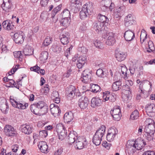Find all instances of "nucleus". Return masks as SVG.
Wrapping results in <instances>:
<instances>
[{"mask_svg":"<svg viewBox=\"0 0 155 155\" xmlns=\"http://www.w3.org/2000/svg\"><path fill=\"white\" fill-rule=\"evenodd\" d=\"M48 14L47 12H43L41 15L40 18L39 19L40 21L43 22L46 21L48 17Z\"/></svg>","mask_w":155,"mask_h":155,"instance_id":"obj_44","label":"nucleus"},{"mask_svg":"<svg viewBox=\"0 0 155 155\" xmlns=\"http://www.w3.org/2000/svg\"><path fill=\"white\" fill-rule=\"evenodd\" d=\"M14 57L15 58H18L20 60H22L23 55L21 51H15L13 53Z\"/></svg>","mask_w":155,"mask_h":155,"instance_id":"obj_51","label":"nucleus"},{"mask_svg":"<svg viewBox=\"0 0 155 155\" xmlns=\"http://www.w3.org/2000/svg\"><path fill=\"white\" fill-rule=\"evenodd\" d=\"M57 131L59 139L61 140H63L65 136V131L63 127L61 126L57 128Z\"/></svg>","mask_w":155,"mask_h":155,"instance_id":"obj_30","label":"nucleus"},{"mask_svg":"<svg viewBox=\"0 0 155 155\" xmlns=\"http://www.w3.org/2000/svg\"><path fill=\"white\" fill-rule=\"evenodd\" d=\"M2 26L5 29L9 30L12 28L13 25L11 21L6 20L2 23Z\"/></svg>","mask_w":155,"mask_h":155,"instance_id":"obj_33","label":"nucleus"},{"mask_svg":"<svg viewBox=\"0 0 155 155\" xmlns=\"http://www.w3.org/2000/svg\"><path fill=\"white\" fill-rule=\"evenodd\" d=\"M19 67V65L18 64L14 66L13 68L8 73V74L9 75H11L14 74L15 72L17 70Z\"/></svg>","mask_w":155,"mask_h":155,"instance_id":"obj_57","label":"nucleus"},{"mask_svg":"<svg viewBox=\"0 0 155 155\" xmlns=\"http://www.w3.org/2000/svg\"><path fill=\"white\" fill-rule=\"evenodd\" d=\"M125 25L126 27H128L135 23V20L132 15L128 14L125 18Z\"/></svg>","mask_w":155,"mask_h":155,"instance_id":"obj_19","label":"nucleus"},{"mask_svg":"<svg viewBox=\"0 0 155 155\" xmlns=\"http://www.w3.org/2000/svg\"><path fill=\"white\" fill-rule=\"evenodd\" d=\"M74 117L73 113L70 111L64 114V122L69 124L73 121Z\"/></svg>","mask_w":155,"mask_h":155,"instance_id":"obj_20","label":"nucleus"},{"mask_svg":"<svg viewBox=\"0 0 155 155\" xmlns=\"http://www.w3.org/2000/svg\"><path fill=\"white\" fill-rule=\"evenodd\" d=\"M10 101L13 107L20 109H25L28 106V104L27 103L23 102L17 101L14 99H11Z\"/></svg>","mask_w":155,"mask_h":155,"instance_id":"obj_7","label":"nucleus"},{"mask_svg":"<svg viewBox=\"0 0 155 155\" xmlns=\"http://www.w3.org/2000/svg\"><path fill=\"white\" fill-rule=\"evenodd\" d=\"M96 74L99 77H103L104 75V72L102 69H99L97 70Z\"/></svg>","mask_w":155,"mask_h":155,"instance_id":"obj_59","label":"nucleus"},{"mask_svg":"<svg viewBox=\"0 0 155 155\" xmlns=\"http://www.w3.org/2000/svg\"><path fill=\"white\" fill-rule=\"evenodd\" d=\"M97 18L98 20L97 21L102 22L104 24L108 21V18L106 16L101 14L98 15Z\"/></svg>","mask_w":155,"mask_h":155,"instance_id":"obj_38","label":"nucleus"},{"mask_svg":"<svg viewBox=\"0 0 155 155\" xmlns=\"http://www.w3.org/2000/svg\"><path fill=\"white\" fill-rule=\"evenodd\" d=\"M49 86L48 84H45V85L44 88L42 89V91L45 94H47L49 92Z\"/></svg>","mask_w":155,"mask_h":155,"instance_id":"obj_58","label":"nucleus"},{"mask_svg":"<svg viewBox=\"0 0 155 155\" xmlns=\"http://www.w3.org/2000/svg\"><path fill=\"white\" fill-rule=\"evenodd\" d=\"M145 109L147 114L155 112V105L153 104H147L145 107Z\"/></svg>","mask_w":155,"mask_h":155,"instance_id":"obj_31","label":"nucleus"},{"mask_svg":"<svg viewBox=\"0 0 155 155\" xmlns=\"http://www.w3.org/2000/svg\"><path fill=\"white\" fill-rule=\"evenodd\" d=\"M139 117V112L137 110L134 111L131 114L130 118L131 119L134 120L137 119Z\"/></svg>","mask_w":155,"mask_h":155,"instance_id":"obj_49","label":"nucleus"},{"mask_svg":"<svg viewBox=\"0 0 155 155\" xmlns=\"http://www.w3.org/2000/svg\"><path fill=\"white\" fill-rule=\"evenodd\" d=\"M103 98L104 101L109 100L111 102L114 101L115 100V95L114 93L110 94L109 91H106L103 93Z\"/></svg>","mask_w":155,"mask_h":155,"instance_id":"obj_14","label":"nucleus"},{"mask_svg":"<svg viewBox=\"0 0 155 155\" xmlns=\"http://www.w3.org/2000/svg\"><path fill=\"white\" fill-rule=\"evenodd\" d=\"M76 146L75 148L78 149H83L87 143L85 138L83 137H79L75 142Z\"/></svg>","mask_w":155,"mask_h":155,"instance_id":"obj_6","label":"nucleus"},{"mask_svg":"<svg viewBox=\"0 0 155 155\" xmlns=\"http://www.w3.org/2000/svg\"><path fill=\"white\" fill-rule=\"evenodd\" d=\"M89 103L88 98L85 97H82L79 100L78 104L81 109H84L86 108Z\"/></svg>","mask_w":155,"mask_h":155,"instance_id":"obj_17","label":"nucleus"},{"mask_svg":"<svg viewBox=\"0 0 155 155\" xmlns=\"http://www.w3.org/2000/svg\"><path fill=\"white\" fill-rule=\"evenodd\" d=\"M104 38L106 40L105 43L107 45H112L115 43L114 34L112 32H107L104 35Z\"/></svg>","mask_w":155,"mask_h":155,"instance_id":"obj_2","label":"nucleus"},{"mask_svg":"<svg viewBox=\"0 0 155 155\" xmlns=\"http://www.w3.org/2000/svg\"><path fill=\"white\" fill-rule=\"evenodd\" d=\"M124 37L126 41H130L135 37L134 32L130 30L127 31L124 34Z\"/></svg>","mask_w":155,"mask_h":155,"instance_id":"obj_24","label":"nucleus"},{"mask_svg":"<svg viewBox=\"0 0 155 155\" xmlns=\"http://www.w3.org/2000/svg\"><path fill=\"white\" fill-rule=\"evenodd\" d=\"M148 120L151 121L150 124H149L146 126L144 129V131L146 133L154 134L155 131V125L153 120L152 119H149Z\"/></svg>","mask_w":155,"mask_h":155,"instance_id":"obj_18","label":"nucleus"},{"mask_svg":"<svg viewBox=\"0 0 155 155\" xmlns=\"http://www.w3.org/2000/svg\"><path fill=\"white\" fill-rule=\"evenodd\" d=\"M63 149L62 147L58 148L54 152V155H61L63 152Z\"/></svg>","mask_w":155,"mask_h":155,"instance_id":"obj_64","label":"nucleus"},{"mask_svg":"<svg viewBox=\"0 0 155 155\" xmlns=\"http://www.w3.org/2000/svg\"><path fill=\"white\" fill-rule=\"evenodd\" d=\"M135 146L137 150H141L146 144L144 140L141 139H138L135 141H134Z\"/></svg>","mask_w":155,"mask_h":155,"instance_id":"obj_21","label":"nucleus"},{"mask_svg":"<svg viewBox=\"0 0 155 155\" xmlns=\"http://www.w3.org/2000/svg\"><path fill=\"white\" fill-rule=\"evenodd\" d=\"M127 56V54L125 52L121 51L116 53L115 55L117 60L120 61L125 60Z\"/></svg>","mask_w":155,"mask_h":155,"instance_id":"obj_28","label":"nucleus"},{"mask_svg":"<svg viewBox=\"0 0 155 155\" xmlns=\"http://www.w3.org/2000/svg\"><path fill=\"white\" fill-rule=\"evenodd\" d=\"M115 137L112 135V134L109 133L108 132L106 136V138L107 140L109 141H112L114 139Z\"/></svg>","mask_w":155,"mask_h":155,"instance_id":"obj_60","label":"nucleus"},{"mask_svg":"<svg viewBox=\"0 0 155 155\" xmlns=\"http://www.w3.org/2000/svg\"><path fill=\"white\" fill-rule=\"evenodd\" d=\"M59 94L58 92L56 91H54L53 92L51 95V98L52 100H54L56 98L58 97Z\"/></svg>","mask_w":155,"mask_h":155,"instance_id":"obj_61","label":"nucleus"},{"mask_svg":"<svg viewBox=\"0 0 155 155\" xmlns=\"http://www.w3.org/2000/svg\"><path fill=\"white\" fill-rule=\"evenodd\" d=\"M147 38V35L146 31L144 30L142 31L140 35V40L142 43Z\"/></svg>","mask_w":155,"mask_h":155,"instance_id":"obj_47","label":"nucleus"},{"mask_svg":"<svg viewBox=\"0 0 155 155\" xmlns=\"http://www.w3.org/2000/svg\"><path fill=\"white\" fill-rule=\"evenodd\" d=\"M61 112L59 107L57 105H56L55 108H53L51 111L52 114L55 117L58 116L61 113Z\"/></svg>","mask_w":155,"mask_h":155,"instance_id":"obj_36","label":"nucleus"},{"mask_svg":"<svg viewBox=\"0 0 155 155\" xmlns=\"http://www.w3.org/2000/svg\"><path fill=\"white\" fill-rule=\"evenodd\" d=\"M35 104L40 110L41 115H43L48 112V107L43 101H39Z\"/></svg>","mask_w":155,"mask_h":155,"instance_id":"obj_9","label":"nucleus"},{"mask_svg":"<svg viewBox=\"0 0 155 155\" xmlns=\"http://www.w3.org/2000/svg\"><path fill=\"white\" fill-rule=\"evenodd\" d=\"M125 7L124 6H122L119 7L117 10V11L115 12L114 13V15L116 14L117 16L116 18H118V16H120L122 15V13L125 11Z\"/></svg>","mask_w":155,"mask_h":155,"instance_id":"obj_42","label":"nucleus"},{"mask_svg":"<svg viewBox=\"0 0 155 155\" xmlns=\"http://www.w3.org/2000/svg\"><path fill=\"white\" fill-rule=\"evenodd\" d=\"M4 132L5 135L8 137L15 136L17 134L16 129L9 125H6L5 127Z\"/></svg>","mask_w":155,"mask_h":155,"instance_id":"obj_8","label":"nucleus"},{"mask_svg":"<svg viewBox=\"0 0 155 155\" xmlns=\"http://www.w3.org/2000/svg\"><path fill=\"white\" fill-rule=\"evenodd\" d=\"M86 61V59L85 57H79L77 60V62H80V63L83 64H84Z\"/></svg>","mask_w":155,"mask_h":155,"instance_id":"obj_63","label":"nucleus"},{"mask_svg":"<svg viewBox=\"0 0 155 155\" xmlns=\"http://www.w3.org/2000/svg\"><path fill=\"white\" fill-rule=\"evenodd\" d=\"M78 138L76 132L74 131L71 132L68 136L69 143L71 145L72 143H74Z\"/></svg>","mask_w":155,"mask_h":155,"instance_id":"obj_23","label":"nucleus"},{"mask_svg":"<svg viewBox=\"0 0 155 155\" xmlns=\"http://www.w3.org/2000/svg\"><path fill=\"white\" fill-rule=\"evenodd\" d=\"M91 91L94 93L99 92L101 91V87L99 85L96 84H91Z\"/></svg>","mask_w":155,"mask_h":155,"instance_id":"obj_41","label":"nucleus"},{"mask_svg":"<svg viewBox=\"0 0 155 155\" xmlns=\"http://www.w3.org/2000/svg\"><path fill=\"white\" fill-rule=\"evenodd\" d=\"M78 92V90L76 89L74 86L72 85L69 86L67 92V98L71 100L75 95L79 96V94Z\"/></svg>","mask_w":155,"mask_h":155,"instance_id":"obj_3","label":"nucleus"},{"mask_svg":"<svg viewBox=\"0 0 155 155\" xmlns=\"http://www.w3.org/2000/svg\"><path fill=\"white\" fill-rule=\"evenodd\" d=\"M108 132L115 137L117 134L118 130L115 127H114L109 128Z\"/></svg>","mask_w":155,"mask_h":155,"instance_id":"obj_54","label":"nucleus"},{"mask_svg":"<svg viewBox=\"0 0 155 155\" xmlns=\"http://www.w3.org/2000/svg\"><path fill=\"white\" fill-rule=\"evenodd\" d=\"M0 110L4 114H6L9 110L6 100L4 98H0Z\"/></svg>","mask_w":155,"mask_h":155,"instance_id":"obj_11","label":"nucleus"},{"mask_svg":"<svg viewBox=\"0 0 155 155\" xmlns=\"http://www.w3.org/2000/svg\"><path fill=\"white\" fill-rule=\"evenodd\" d=\"M91 71L88 69L84 71L82 74L81 80L84 83H90L91 81V78L92 76Z\"/></svg>","mask_w":155,"mask_h":155,"instance_id":"obj_1","label":"nucleus"},{"mask_svg":"<svg viewBox=\"0 0 155 155\" xmlns=\"http://www.w3.org/2000/svg\"><path fill=\"white\" fill-rule=\"evenodd\" d=\"M106 127L103 125L96 131L94 135L102 140V137L105 133Z\"/></svg>","mask_w":155,"mask_h":155,"instance_id":"obj_25","label":"nucleus"},{"mask_svg":"<svg viewBox=\"0 0 155 155\" xmlns=\"http://www.w3.org/2000/svg\"><path fill=\"white\" fill-rule=\"evenodd\" d=\"M31 111L35 115H41L40 114V110L35 104H31L30 107Z\"/></svg>","mask_w":155,"mask_h":155,"instance_id":"obj_35","label":"nucleus"},{"mask_svg":"<svg viewBox=\"0 0 155 155\" xmlns=\"http://www.w3.org/2000/svg\"><path fill=\"white\" fill-rule=\"evenodd\" d=\"M2 8L6 12L11 11L12 9V4L11 0H3Z\"/></svg>","mask_w":155,"mask_h":155,"instance_id":"obj_12","label":"nucleus"},{"mask_svg":"<svg viewBox=\"0 0 155 155\" xmlns=\"http://www.w3.org/2000/svg\"><path fill=\"white\" fill-rule=\"evenodd\" d=\"M81 0H71V2L70 8L72 11H74L76 8L78 7L77 5H81Z\"/></svg>","mask_w":155,"mask_h":155,"instance_id":"obj_32","label":"nucleus"},{"mask_svg":"<svg viewBox=\"0 0 155 155\" xmlns=\"http://www.w3.org/2000/svg\"><path fill=\"white\" fill-rule=\"evenodd\" d=\"M94 28L97 33L104 30L105 26V24L102 22L97 21L94 23Z\"/></svg>","mask_w":155,"mask_h":155,"instance_id":"obj_22","label":"nucleus"},{"mask_svg":"<svg viewBox=\"0 0 155 155\" xmlns=\"http://www.w3.org/2000/svg\"><path fill=\"white\" fill-rule=\"evenodd\" d=\"M119 106H115L113 110H111L110 113L114 120L118 121L120 119L121 114Z\"/></svg>","mask_w":155,"mask_h":155,"instance_id":"obj_5","label":"nucleus"},{"mask_svg":"<svg viewBox=\"0 0 155 155\" xmlns=\"http://www.w3.org/2000/svg\"><path fill=\"white\" fill-rule=\"evenodd\" d=\"M63 18H69L70 16V12L67 9H64L61 13Z\"/></svg>","mask_w":155,"mask_h":155,"instance_id":"obj_48","label":"nucleus"},{"mask_svg":"<svg viewBox=\"0 0 155 155\" xmlns=\"http://www.w3.org/2000/svg\"><path fill=\"white\" fill-rule=\"evenodd\" d=\"M134 141H128L127 145V151L129 154H133L137 150Z\"/></svg>","mask_w":155,"mask_h":155,"instance_id":"obj_13","label":"nucleus"},{"mask_svg":"<svg viewBox=\"0 0 155 155\" xmlns=\"http://www.w3.org/2000/svg\"><path fill=\"white\" fill-rule=\"evenodd\" d=\"M61 42L63 45H67L69 42L70 38L68 32L63 33L60 37Z\"/></svg>","mask_w":155,"mask_h":155,"instance_id":"obj_27","label":"nucleus"},{"mask_svg":"<svg viewBox=\"0 0 155 155\" xmlns=\"http://www.w3.org/2000/svg\"><path fill=\"white\" fill-rule=\"evenodd\" d=\"M121 72L122 74L124 75V78L125 79L127 78V68L126 66H122L121 68Z\"/></svg>","mask_w":155,"mask_h":155,"instance_id":"obj_56","label":"nucleus"},{"mask_svg":"<svg viewBox=\"0 0 155 155\" xmlns=\"http://www.w3.org/2000/svg\"><path fill=\"white\" fill-rule=\"evenodd\" d=\"M137 62V61L136 60L132 59H130L128 62L129 70L132 75L134 74L135 73H136V68Z\"/></svg>","mask_w":155,"mask_h":155,"instance_id":"obj_16","label":"nucleus"},{"mask_svg":"<svg viewBox=\"0 0 155 155\" xmlns=\"http://www.w3.org/2000/svg\"><path fill=\"white\" fill-rule=\"evenodd\" d=\"M52 40V38L50 37H47L43 42V45L45 46L49 45L51 43Z\"/></svg>","mask_w":155,"mask_h":155,"instance_id":"obj_46","label":"nucleus"},{"mask_svg":"<svg viewBox=\"0 0 155 155\" xmlns=\"http://www.w3.org/2000/svg\"><path fill=\"white\" fill-rule=\"evenodd\" d=\"M48 57V53L46 51L42 52L40 54V59L43 62H45Z\"/></svg>","mask_w":155,"mask_h":155,"instance_id":"obj_40","label":"nucleus"},{"mask_svg":"<svg viewBox=\"0 0 155 155\" xmlns=\"http://www.w3.org/2000/svg\"><path fill=\"white\" fill-rule=\"evenodd\" d=\"M90 6L88 4L84 5L79 13L80 18L81 19L86 18L89 15H91V12L90 9Z\"/></svg>","mask_w":155,"mask_h":155,"instance_id":"obj_4","label":"nucleus"},{"mask_svg":"<svg viewBox=\"0 0 155 155\" xmlns=\"http://www.w3.org/2000/svg\"><path fill=\"white\" fill-rule=\"evenodd\" d=\"M62 46L61 45H53L52 47V49L54 52H60L62 49Z\"/></svg>","mask_w":155,"mask_h":155,"instance_id":"obj_50","label":"nucleus"},{"mask_svg":"<svg viewBox=\"0 0 155 155\" xmlns=\"http://www.w3.org/2000/svg\"><path fill=\"white\" fill-rule=\"evenodd\" d=\"M142 84H140L139 86V88L140 89V90H139V91L140 92H140L141 93H144V91L143 90V85L146 86L147 85H148L149 87L150 88L151 87V86L152 85L151 84L149 81H147L146 82V83H144V84H143V83L141 82Z\"/></svg>","mask_w":155,"mask_h":155,"instance_id":"obj_43","label":"nucleus"},{"mask_svg":"<svg viewBox=\"0 0 155 155\" xmlns=\"http://www.w3.org/2000/svg\"><path fill=\"white\" fill-rule=\"evenodd\" d=\"M23 52L25 56H30L33 54L32 49L29 46H26L24 49Z\"/></svg>","mask_w":155,"mask_h":155,"instance_id":"obj_37","label":"nucleus"},{"mask_svg":"<svg viewBox=\"0 0 155 155\" xmlns=\"http://www.w3.org/2000/svg\"><path fill=\"white\" fill-rule=\"evenodd\" d=\"M24 35V33L21 31H18L14 34L13 40L15 43L18 44L22 43L25 38Z\"/></svg>","mask_w":155,"mask_h":155,"instance_id":"obj_10","label":"nucleus"},{"mask_svg":"<svg viewBox=\"0 0 155 155\" xmlns=\"http://www.w3.org/2000/svg\"><path fill=\"white\" fill-rule=\"evenodd\" d=\"M91 106L94 108L100 106L102 103L101 100L98 98L94 97L91 101Z\"/></svg>","mask_w":155,"mask_h":155,"instance_id":"obj_29","label":"nucleus"},{"mask_svg":"<svg viewBox=\"0 0 155 155\" xmlns=\"http://www.w3.org/2000/svg\"><path fill=\"white\" fill-rule=\"evenodd\" d=\"M21 131L25 134L29 135L32 132L33 128L28 124H22L20 126Z\"/></svg>","mask_w":155,"mask_h":155,"instance_id":"obj_15","label":"nucleus"},{"mask_svg":"<svg viewBox=\"0 0 155 155\" xmlns=\"http://www.w3.org/2000/svg\"><path fill=\"white\" fill-rule=\"evenodd\" d=\"M61 5H59L58 6L55 8L52 12L51 18H53L56 14L61 9Z\"/></svg>","mask_w":155,"mask_h":155,"instance_id":"obj_53","label":"nucleus"},{"mask_svg":"<svg viewBox=\"0 0 155 155\" xmlns=\"http://www.w3.org/2000/svg\"><path fill=\"white\" fill-rule=\"evenodd\" d=\"M69 18H63L61 24L65 27L68 26L70 24V21Z\"/></svg>","mask_w":155,"mask_h":155,"instance_id":"obj_55","label":"nucleus"},{"mask_svg":"<svg viewBox=\"0 0 155 155\" xmlns=\"http://www.w3.org/2000/svg\"><path fill=\"white\" fill-rule=\"evenodd\" d=\"M102 140L97 136L94 135L92 140L93 143L96 146L99 145L101 143Z\"/></svg>","mask_w":155,"mask_h":155,"instance_id":"obj_45","label":"nucleus"},{"mask_svg":"<svg viewBox=\"0 0 155 155\" xmlns=\"http://www.w3.org/2000/svg\"><path fill=\"white\" fill-rule=\"evenodd\" d=\"M94 44L95 46L97 48L100 49L103 48V45L100 41L96 40L94 42Z\"/></svg>","mask_w":155,"mask_h":155,"instance_id":"obj_52","label":"nucleus"},{"mask_svg":"<svg viewBox=\"0 0 155 155\" xmlns=\"http://www.w3.org/2000/svg\"><path fill=\"white\" fill-rule=\"evenodd\" d=\"M8 83L10 85L9 86H8V87H16L15 86V85H16V84L15 83V81L12 79H9L8 82Z\"/></svg>","mask_w":155,"mask_h":155,"instance_id":"obj_62","label":"nucleus"},{"mask_svg":"<svg viewBox=\"0 0 155 155\" xmlns=\"http://www.w3.org/2000/svg\"><path fill=\"white\" fill-rule=\"evenodd\" d=\"M149 48H146V51L148 53H150L154 51L155 50V47L153 42L151 41H150L148 42Z\"/></svg>","mask_w":155,"mask_h":155,"instance_id":"obj_39","label":"nucleus"},{"mask_svg":"<svg viewBox=\"0 0 155 155\" xmlns=\"http://www.w3.org/2000/svg\"><path fill=\"white\" fill-rule=\"evenodd\" d=\"M121 81H115L112 84V89L113 91H117L121 88Z\"/></svg>","mask_w":155,"mask_h":155,"instance_id":"obj_34","label":"nucleus"},{"mask_svg":"<svg viewBox=\"0 0 155 155\" xmlns=\"http://www.w3.org/2000/svg\"><path fill=\"white\" fill-rule=\"evenodd\" d=\"M38 146L41 152L42 153H46L48 152V146L45 142L40 141L38 143Z\"/></svg>","mask_w":155,"mask_h":155,"instance_id":"obj_26","label":"nucleus"}]
</instances>
